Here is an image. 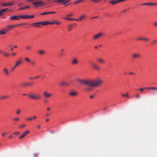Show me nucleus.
Masks as SVG:
<instances>
[{"label":"nucleus","mask_w":157,"mask_h":157,"mask_svg":"<svg viewBox=\"0 0 157 157\" xmlns=\"http://www.w3.org/2000/svg\"><path fill=\"white\" fill-rule=\"evenodd\" d=\"M38 54L40 55H43L45 54V52L44 50H40L38 51Z\"/></svg>","instance_id":"22"},{"label":"nucleus","mask_w":157,"mask_h":157,"mask_svg":"<svg viewBox=\"0 0 157 157\" xmlns=\"http://www.w3.org/2000/svg\"><path fill=\"white\" fill-rule=\"evenodd\" d=\"M140 56L141 55L139 53H135L132 55V57L134 59L139 58Z\"/></svg>","instance_id":"13"},{"label":"nucleus","mask_w":157,"mask_h":157,"mask_svg":"<svg viewBox=\"0 0 157 157\" xmlns=\"http://www.w3.org/2000/svg\"><path fill=\"white\" fill-rule=\"evenodd\" d=\"M43 95L44 97L46 98H49L52 96V94L49 93L48 91H45L44 92Z\"/></svg>","instance_id":"7"},{"label":"nucleus","mask_w":157,"mask_h":157,"mask_svg":"<svg viewBox=\"0 0 157 157\" xmlns=\"http://www.w3.org/2000/svg\"><path fill=\"white\" fill-rule=\"evenodd\" d=\"M27 24L26 23H22L19 24H17V26H21L24 25H26Z\"/></svg>","instance_id":"41"},{"label":"nucleus","mask_w":157,"mask_h":157,"mask_svg":"<svg viewBox=\"0 0 157 157\" xmlns=\"http://www.w3.org/2000/svg\"><path fill=\"white\" fill-rule=\"evenodd\" d=\"M83 1L82 0H78L77 1H75L74 2V4H77L78 3H80L82 2Z\"/></svg>","instance_id":"35"},{"label":"nucleus","mask_w":157,"mask_h":157,"mask_svg":"<svg viewBox=\"0 0 157 157\" xmlns=\"http://www.w3.org/2000/svg\"><path fill=\"white\" fill-rule=\"evenodd\" d=\"M26 126V124H23L21 125H19L18 127L20 128H22Z\"/></svg>","instance_id":"39"},{"label":"nucleus","mask_w":157,"mask_h":157,"mask_svg":"<svg viewBox=\"0 0 157 157\" xmlns=\"http://www.w3.org/2000/svg\"><path fill=\"white\" fill-rule=\"evenodd\" d=\"M13 134L10 136L9 137H8V138L9 139H11V138H12L13 137H14L13 136Z\"/></svg>","instance_id":"54"},{"label":"nucleus","mask_w":157,"mask_h":157,"mask_svg":"<svg viewBox=\"0 0 157 157\" xmlns=\"http://www.w3.org/2000/svg\"><path fill=\"white\" fill-rule=\"evenodd\" d=\"M9 97L7 96H3L1 97H0V99H4V98H8Z\"/></svg>","instance_id":"36"},{"label":"nucleus","mask_w":157,"mask_h":157,"mask_svg":"<svg viewBox=\"0 0 157 157\" xmlns=\"http://www.w3.org/2000/svg\"><path fill=\"white\" fill-rule=\"evenodd\" d=\"M77 81L82 84L92 87H98L101 86L103 82L101 79L95 80H83L78 79Z\"/></svg>","instance_id":"1"},{"label":"nucleus","mask_w":157,"mask_h":157,"mask_svg":"<svg viewBox=\"0 0 157 157\" xmlns=\"http://www.w3.org/2000/svg\"><path fill=\"white\" fill-rule=\"evenodd\" d=\"M92 67L95 70L99 71L100 70V67L97 64L94 63H92Z\"/></svg>","instance_id":"10"},{"label":"nucleus","mask_w":157,"mask_h":157,"mask_svg":"<svg viewBox=\"0 0 157 157\" xmlns=\"http://www.w3.org/2000/svg\"><path fill=\"white\" fill-rule=\"evenodd\" d=\"M79 63V61L77 58H74L71 61V63L72 65H74L77 64Z\"/></svg>","instance_id":"8"},{"label":"nucleus","mask_w":157,"mask_h":157,"mask_svg":"<svg viewBox=\"0 0 157 157\" xmlns=\"http://www.w3.org/2000/svg\"><path fill=\"white\" fill-rule=\"evenodd\" d=\"M49 24H50V25L55 24V21H52V22H49Z\"/></svg>","instance_id":"51"},{"label":"nucleus","mask_w":157,"mask_h":157,"mask_svg":"<svg viewBox=\"0 0 157 157\" xmlns=\"http://www.w3.org/2000/svg\"><path fill=\"white\" fill-rule=\"evenodd\" d=\"M61 23L58 21H55V24L58 25L60 24Z\"/></svg>","instance_id":"48"},{"label":"nucleus","mask_w":157,"mask_h":157,"mask_svg":"<svg viewBox=\"0 0 157 157\" xmlns=\"http://www.w3.org/2000/svg\"><path fill=\"white\" fill-rule=\"evenodd\" d=\"M32 4L34 5V7L41 6L45 5L44 3L40 1H37L34 2Z\"/></svg>","instance_id":"3"},{"label":"nucleus","mask_w":157,"mask_h":157,"mask_svg":"<svg viewBox=\"0 0 157 157\" xmlns=\"http://www.w3.org/2000/svg\"><path fill=\"white\" fill-rule=\"evenodd\" d=\"M129 8H128L127 9H125L123 10H122V11H121V13H124L125 12H126L128 10H129Z\"/></svg>","instance_id":"43"},{"label":"nucleus","mask_w":157,"mask_h":157,"mask_svg":"<svg viewBox=\"0 0 157 157\" xmlns=\"http://www.w3.org/2000/svg\"><path fill=\"white\" fill-rule=\"evenodd\" d=\"M32 85V83L30 82L27 83H23L21 84V86H31Z\"/></svg>","instance_id":"19"},{"label":"nucleus","mask_w":157,"mask_h":157,"mask_svg":"<svg viewBox=\"0 0 157 157\" xmlns=\"http://www.w3.org/2000/svg\"><path fill=\"white\" fill-rule=\"evenodd\" d=\"M157 5V3H144L141 4V5H151V6H155Z\"/></svg>","instance_id":"16"},{"label":"nucleus","mask_w":157,"mask_h":157,"mask_svg":"<svg viewBox=\"0 0 157 157\" xmlns=\"http://www.w3.org/2000/svg\"><path fill=\"white\" fill-rule=\"evenodd\" d=\"M9 29H3L2 30H1L0 31V35H4L6 33V32L7 31H9Z\"/></svg>","instance_id":"18"},{"label":"nucleus","mask_w":157,"mask_h":157,"mask_svg":"<svg viewBox=\"0 0 157 157\" xmlns=\"http://www.w3.org/2000/svg\"><path fill=\"white\" fill-rule=\"evenodd\" d=\"M60 86H63V85H65L66 86H68L69 85V83L68 82H61L59 83Z\"/></svg>","instance_id":"24"},{"label":"nucleus","mask_w":157,"mask_h":157,"mask_svg":"<svg viewBox=\"0 0 157 157\" xmlns=\"http://www.w3.org/2000/svg\"><path fill=\"white\" fill-rule=\"evenodd\" d=\"M128 73L129 75H134L135 74L134 73L132 72H129Z\"/></svg>","instance_id":"62"},{"label":"nucleus","mask_w":157,"mask_h":157,"mask_svg":"<svg viewBox=\"0 0 157 157\" xmlns=\"http://www.w3.org/2000/svg\"><path fill=\"white\" fill-rule=\"evenodd\" d=\"M25 60L26 62L29 63H30L31 61L30 59L27 57L25 58Z\"/></svg>","instance_id":"38"},{"label":"nucleus","mask_w":157,"mask_h":157,"mask_svg":"<svg viewBox=\"0 0 157 157\" xmlns=\"http://www.w3.org/2000/svg\"><path fill=\"white\" fill-rule=\"evenodd\" d=\"M154 25L155 27H157V21L155 22L154 24Z\"/></svg>","instance_id":"60"},{"label":"nucleus","mask_w":157,"mask_h":157,"mask_svg":"<svg viewBox=\"0 0 157 157\" xmlns=\"http://www.w3.org/2000/svg\"><path fill=\"white\" fill-rule=\"evenodd\" d=\"M50 115V114L49 113H47L45 114L46 116L47 117H48Z\"/></svg>","instance_id":"59"},{"label":"nucleus","mask_w":157,"mask_h":157,"mask_svg":"<svg viewBox=\"0 0 157 157\" xmlns=\"http://www.w3.org/2000/svg\"><path fill=\"white\" fill-rule=\"evenodd\" d=\"M103 36V34L102 33H99L94 36L92 38L93 40H98L102 36Z\"/></svg>","instance_id":"4"},{"label":"nucleus","mask_w":157,"mask_h":157,"mask_svg":"<svg viewBox=\"0 0 157 157\" xmlns=\"http://www.w3.org/2000/svg\"><path fill=\"white\" fill-rule=\"evenodd\" d=\"M25 48L26 50H31L32 48V47L30 46H26Z\"/></svg>","instance_id":"33"},{"label":"nucleus","mask_w":157,"mask_h":157,"mask_svg":"<svg viewBox=\"0 0 157 157\" xmlns=\"http://www.w3.org/2000/svg\"><path fill=\"white\" fill-rule=\"evenodd\" d=\"M143 40H145L147 41H149V39L148 38H143Z\"/></svg>","instance_id":"53"},{"label":"nucleus","mask_w":157,"mask_h":157,"mask_svg":"<svg viewBox=\"0 0 157 157\" xmlns=\"http://www.w3.org/2000/svg\"><path fill=\"white\" fill-rule=\"evenodd\" d=\"M110 3L112 4L113 5H114L117 3H118L117 0H112L110 2Z\"/></svg>","instance_id":"25"},{"label":"nucleus","mask_w":157,"mask_h":157,"mask_svg":"<svg viewBox=\"0 0 157 157\" xmlns=\"http://www.w3.org/2000/svg\"><path fill=\"white\" fill-rule=\"evenodd\" d=\"M6 132H4L2 134V136L3 137H4L6 135Z\"/></svg>","instance_id":"56"},{"label":"nucleus","mask_w":157,"mask_h":157,"mask_svg":"<svg viewBox=\"0 0 157 157\" xmlns=\"http://www.w3.org/2000/svg\"><path fill=\"white\" fill-rule=\"evenodd\" d=\"M147 89L156 90H157V87H147Z\"/></svg>","instance_id":"29"},{"label":"nucleus","mask_w":157,"mask_h":157,"mask_svg":"<svg viewBox=\"0 0 157 157\" xmlns=\"http://www.w3.org/2000/svg\"><path fill=\"white\" fill-rule=\"evenodd\" d=\"M30 63H31L32 65L34 66L36 65V62L34 61H31Z\"/></svg>","instance_id":"46"},{"label":"nucleus","mask_w":157,"mask_h":157,"mask_svg":"<svg viewBox=\"0 0 157 157\" xmlns=\"http://www.w3.org/2000/svg\"><path fill=\"white\" fill-rule=\"evenodd\" d=\"M65 1V0H54V2L57 3H61Z\"/></svg>","instance_id":"32"},{"label":"nucleus","mask_w":157,"mask_h":157,"mask_svg":"<svg viewBox=\"0 0 157 157\" xmlns=\"http://www.w3.org/2000/svg\"><path fill=\"white\" fill-rule=\"evenodd\" d=\"M48 14H55L56 13V12L54 11H52V12H48Z\"/></svg>","instance_id":"47"},{"label":"nucleus","mask_w":157,"mask_h":157,"mask_svg":"<svg viewBox=\"0 0 157 157\" xmlns=\"http://www.w3.org/2000/svg\"><path fill=\"white\" fill-rule=\"evenodd\" d=\"M33 118V119H36V118H37V117L36 116H34Z\"/></svg>","instance_id":"64"},{"label":"nucleus","mask_w":157,"mask_h":157,"mask_svg":"<svg viewBox=\"0 0 157 157\" xmlns=\"http://www.w3.org/2000/svg\"><path fill=\"white\" fill-rule=\"evenodd\" d=\"M7 9H3L0 10V16L3 15L4 13L6 12Z\"/></svg>","instance_id":"23"},{"label":"nucleus","mask_w":157,"mask_h":157,"mask_svg":"<svg viewBox=\"0 0 157 157\" xmlns=\"http://www.w3.org/2000/svg\"><path fill=\"white\" fill-rule=\"evenodd\" d=\"M71 26H72V25H69V27H68V30L69 31H71Z\"/></svg>","instance_id":"50"},{"label":"nucleus","mask_w":157,"mask_h":157,"mask_svg":"<svg viewBox=\"0 0 157 157\" xmlns=\"http://www.w3.org/2000/svg\"><path fill=\"white\" fill-rule=\"evenodd\" d=\"M143 38H139L137 39V40H143Z\"/></svg>","instance_id":"61"},{"label":"nucleus","mask_w":157,"mask_h":157,"mask_svg":"<svg viewBox=\"0 0 157 157\" xmlns=\"http://www.w3.org/2000/svg\"><path fill=\"white\" fill-rule=\"evenodd\" d=\"M30 132V131L29 130H27L22 135H21L19 137V139H21L24 138L26 135L27 134L29 133Z\"/></svg>","instance_id":"12"},{"label":"nucleus","mask_w":157,"mask_h":157,"mask_svg":"<svg viewBox=\"0 0 157 157\" xmlns=\"http://www.w3.org/2000/svg\"><path fill=\"white\" fill-rule=\"evenodd\" d=\"M20 119V118L19 117H14L13 119V121L17 122Z\"/></svg>","instance_id":"30"},{"label":"nucleus","mask_w":157,"mask_h":157,"mask_svg":"<svg viewBox=\"0 0 157 157\" xmlns=\"http://www.w3.org/2000/svg\"><path fill=\"white\" fill-rule=\"evenodd\" d=\"M17 27V24L14 25H11L8 26L7 27V29H9L10 28H13V27Z\"/></svg>","instance_id":"31"},{"label":"nucleus","mask_w":157,"mask_h":157,"mask_svg":"<svg viewBox=\"0 0 157 157\" xmlns=\"http://www.w3.org/2000/svg\"><path fill=\"white\" fill-rule=\"evenodd\" d=\"M3 54L6 57H8L10 56V54H9L5 52H3Z\"/></svg>","instance_id":"34"},{"label":"nucleus","mask_w":157,"mask_h":157,"mask_svg":"<svg viewBox=\"0 0 157 157\" xmlns=\"http://www.w3.org/2000/svg\"><path fill=\"white\" fill-rule=\"evenodd\" d=\"M29 98L33 100H40L41 98V95L39 93H32L28 95Z\"/></svg>","instance_id":"2"},{"label":"nucleus","mask_w":157,"mask_h":157,"mask_svg":"<svg viewBox=\"0 0 157 157\" xmlns=\"http://www.w3.org/2000/svg\"><path fill=\"white\" fill-rule=\"evenodd\" d=\"M34 17V16L32 15H25L24 16H22V19H31Z\"/></svg>","instance_id":"9"},{"label":"nucleus","mask_w":157,"mask_h":157,"mask_svg":"<svg viewBox=\"0 0 157 157\" xmlns=\"http://www.w3.org/2000/svg\"><path fill=\"white\" fill-rule=\"evenodd\" d=\"M73 15V14L72 13H71L69 14H68V15H67V16L68 17H70L72 16Z\"/></svg>","instance_id":"55"},{"label":"nucleus","mask_w":157,"mask_h":157,"mask_svg":"<svg viewBox=\"0 0 157 157\" xmlns=\"http://www.w3.org/2000/svg\"><path fill=\"white\" fill-rule=\"evenodd\" d=\"M126 0H117V1H118V2H123V1H126Z\"/></svg>","instance_id":"58"},{"label":"nucleus","mask_w":157,"mask_h":157,"mask_svg":"<svg viewBox=\"0 0 157 157\" xmlns=\"http://www.w3.org/2000/svg\"><path fill=\"white\" fill-rule=\"evenodd\" d=\"M63 19L67 20H71V21H76V19L71 18L67 17H65L63 18Z\"/></svg>","instance_id":"27"},{"label":"nucleus","mask_w":157,"mask_h":157,"mask_svg":"<svg viewBox=\"0 0 157 157\" xmlns=\"http://www.w3.org/2000/svg\"><path fill=\"white\" fill-rule=\"evenodd\" d=\"M22 61L21 60H18L16 62L15 65L13 66V68L12 69V70H13L15 69L17 67H18L19 65L20 64H22Z\"/></svg>","instance_id":"5"},{"label":"nucleus","mask_w":157,"mask_h":157,"mask_svg":"<svg viewBox=\"0 0 157 157\" xmlns=\"http://www.w3.org/2000/svg\"><path fill=\"white\" fill-rule=\"evenodd\" d=\"M86 17L85 14H83L80 16L78 19H76V21H81L82 20Z\"/></svg>","instance_id":"14"},{"label":"nucleus","mask_w":157,"mask_h":157,"mask_svg":"<svg viewBox=\"0 0 157 157\" xmlns=\"http://www.w3.org/2000/svg\"><path fill=\"white\" fill-rule=\"evenodd\" d=\"M19 134V132H15L13 133V135H15L16 136H17Z\"/></svg>","instance_id":"42"},{"label":"nucleus","mask_w":157,"mask_h":157,"mask_svg":"<svg viewBox=\"0 0 157 157\" xmlns=\"http://www.w3.org/2000/svg\"><path fill=\"white\" fill-rule=\"evenodd\" d=\"M14 2H11L9 3H4L2 4V5L4 6H7L10 5H13Z\"/></svg>","instance_id":"15"},{"label":"nucleus","mask_w":157,"mask_h":157,"mask_svg":"<svg viewBox=\"0 0 157 157\" xmlns=\"http://www.w3.org/2000/svg\"><path fill=\"white\" fill-rule=\"evenodd\" d=\"M40 23L41 24V25H45L49 24V22L48 21L40 22Z\"/></svg>","instance_id":"26"},{"label":"nucleus","mask_w":157,"mask_h":157,"mask_svg":"<svg viewBox=\"0 0 157 157\" xmlns=\"http://www.w3.org/2000/svg\"><path fill=\"white\" fill-rule=\"evenodd\" d=\"M97 61L101 64H104L105 63V61L104 59L101 58H98L97 59Z\"/></svg>","instance_id":"17"},{"label":"nucleus","mask_w":157,"mask_h":157,"mask_svg":"<svg viewBox=\"0 0 157 157\" xmlns=\"http://www.w3.org/2000/svg\"><path fill=\"white\" fill-rule=\"evenodd\" d=\"M30 7V6H26L25 7H24V9H26L27 8H29Z\"/></svg>","instance_id":"57"},{"label":"nucleus","mask_w":157,"mask_h":157,"mask_svg":"<svg viewBox=\"0 0 157 157\" xmlns=\"http://www.w3.org/2000/svg\"><path fill=\"white\" fill-rule=\"evenodd\" d=\"M22 15H14L10 17V19L11 20H19L20 18L22 19Z\"/></svg>","instance_id":"6"},{"label":"nucleus","mask_w":157,"mask_h":157,"mask_svg":"<svg viewBox=\"0 0 157 157\" xmlns=\"http://www.w3.org/2000/svg\"><path fill=\"white\" fill-rule=\"evenodd\" d=\"M69 94L70 96H75L77 95L78 94V93L75 91L71 90V92L69 93Z\"/></svg>","instance_id":"11"},{"label":"nucleus","mask_w":157,"mask_h":157,"mask_svg":"<svg viewBox=\"0 0 157 157\" xmlns=\"http://www.w3.org/2000/svg\"><path fill=\"white\" fill-rule=\"evenodd\" d=\"M147 87H144L143 88H141L139 90L141 91H143L145 89H147Z\"/></svg>","instance_id":"40"},{"label":"nucleus","mask_w":157,"mask_h":157,"mask_svg":"<svg viewBox=\"0 0 157 157\" xmlns=\"http://www.w3.org/2000/svg\"><path fill=\"white\" fill-rule=\"evenodd\" d=\"M32 119H33L32 117H29V118H28L26 119V120L27 121H31L32 120Z\"/></svg>","instance_id":"52"},{"label":"nucleus","mask_w":157,"mask_h":157,"mask_svg":"<svg viewBox=\"0 0 157 157\" xmlns=\"http://www.w3.org/2000/svg\"><path fill=\"white\" fill-rule=\"evenodd\" d=\"M40 23V22L34 23L33 24L34 25H33L34 27H40L41 26L40 25H41Z\"/></svg>","instance_id":"21"},{"label":"nucleus","mask_w":157,"mask_h":157,"mask_svg":"<svg viewBox=\"0 0 157 157\" xmlns=\"http://www.w3.org/2000/svg\"><path fill=\"white\" fill-rule=\"evenodd\" d=\"M69 0L65 1L64 3H62V5H64L65 6H67V5H69L70 3V2H69V3L66 4H67V3L69 2Z\"/></svg>","instance_id":"37"},{"label":"nucleus","mask_w":157,"mask_h":157,"mask_svg":"<svg viewBox=\"0 0 157 157\" xmlns=\"http://www.w3.org/2000/svg\"><path fill=\"white\" fill-rule=\"evenodd\" d=\"M3 71L6 75H10L9 71L6 68H4Z\"/></svg>","instance_id":"20"},{"label":"nucleus","mask_w":157,"mask_h":157,"mask_svg":"<svg viewBox=\"0 0 157 157\" xmlns=\"http://www.w3.org/2000/svg\"><path fill=\"white\" fill-rule=\"evenodd\" d=\"M47 14H48V12H43V13H40V15H46Z\"/></svg>","instance_id":"44"},{"label":"nucleus","mask_w":157,"mask_h":157,"mask_svg":"<svg viewBox=\"0 0 157 157\" xmlns=\"http://www.w3.org/2000/svg\"><path fill=\"white\" fill-rule=\"evenodd\" d=\"M40 76H37L35 77H34V78L35 79H36V78H40Z\"/></svg>","instance_id":"63"},{"label":"nucleus","mask_w":157,"mask_h":157,"mask_svg":"<svg viewBox=\"0 0 157 157\" xmlns=\"http://www.w3.org/2000/svg\"><path fill=\"white\" fill-rule=\"evenodd\" d=\"M91 90V88L90 87H88L86 88V90L87 91H89Z\"/></svg>","instance_id":"49"},{"label":"nucleus","mask_w":157,"mask_h":157,"mask_svg":"<svg viewBox=\"0 0 157 157\" xmlns=\"http://www.w3.org/2000/svg\"><path fill=\"white\" fill-rule=\"evenodd\" d=\"M121 96L122 97H126L127 98H129V97L128 93L125 94H121Z\"/></svg>","instance_id":"28"},{"label":"nucleus","mask_w":157,"mask_h":157,"mask_svg":"<svg viewBox=\"0 0 157 157\" xmlns=\"http://www.w3.org/2000/svg\"><path fill=\"white\" fill-rule=\"evenodd\" d=\"M21 111V110L19 109L17 110V111H16V114L17 115L19 114H20V113Z\"/></svg>","instance_id":"45"}]
</instances>
